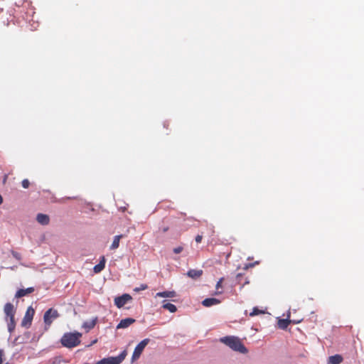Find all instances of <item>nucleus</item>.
I'll list each match as a JSON object with an SVG mask.
<instances>
[{
	"label": "nucleus",
	"mask_w": 364,
	"mask_h": 364,
	"mask_svg": "<svg viewBox=\"0 0 364 364\" xmlns=\"http://www.w3.org/2000/svg\"><path fill=\"white\" fill-rule=\"evenodd\" d=\"M223 281V278H221L219 279V281L216 284V287H215L216 289H219L220 288L222 287Z\"/></svg>",
	"instance_id": "obj_26"
},
{
	"label": "nucleus",
	"mask_w": 364,
	"mask_h": 364,
	"mask_svg": "<svg viewBox=\"0 0 364 364\" xmlns=\"http://www.w3.org/2000/svg\"><path fill=\"white\" fill-rule=\"evenodd\" d=\"M123 237L122 235H116L110 246L111 250H115L119 247L120 239Z\"/></svg>",
	"instance_id": "obj_20"
},
{
	"label": "nucleus",
	"mask_w": 364,
	"mask_h": 364,
	"mask_svg": "<svg viewBox=\"0 0 364 364\" xmlns=\"http://www.w3.org/2000/svg\"><path fill=\"white\" fill-rule=\"evenodd\" d=\"M35 314L34 309L30 306L27 308L26 314L21 321V325L22 327L28 328L32 324V321Z\"/></svg>",
	"instance_id": "obj_5"
},
{
	"label": "nucleus",
	"mask_w": 364,
	"mask_h": 364,
	"mask_svg": "<svg viewBox=\"0 0 364 364\" xmlns=\"http://www.w3.org/2000/svg\"><path fill=\"white\" fill-rule=\"evenodd\" d=\"M132 299V296L129 294H124L122 296L115 297L114 304L117 308L120 309L123 307L129 301Z\"/></svg>",
	"instance_id": "obj_7"
},
{
	"label": "nucleus",
	"mask_w": 364,
	"mask_h": 364,
	"mask_svg": "<svg viewBox=\"0 0 364 364\" xmlns=\"http://www.w3.org/2000/svg\"><path fill=\"white\" fill-rule=\"evenodd\" d=\"M176 296V294L174 291H161L158 292L156 294V297H168V298H172Z\"/></svg>",
	"instance_id": "obj_16"
},
{
	"label": "nucleus",
	"mask_w": 364,
	"mask_h": 364,
	"mask_svg": "<svg viewBox=\"0 0 364 364\" xmlns=\"http://www.w3.org/2000/svg\"><path fill=\"white\" fill-rule=\"evenodd\" d=\"M149 338H145L142 340L134 348V350L132 354V360H136L139 358L141 354L142 353L144 349L146 346V345L149 343Z\"/></svg>",
	"instance_id": "obj_6"
},
{
	"label": "nucleus",
	"mask_w": 364,
	"mask_h": 364,
	"mask_svg": "<svg viewBox=\"0 0 364 364\" xmlns=\"http://www.w3.org/2000/svg\"><path fill=\"white\" fill-rule=\"evenodd\" d=\"M23 188H28L30 186V181L28 179H23L21 182Z\"/></svg>",
	"instance_id": "obj_24"
},
{
	"label": "nucleus",
	"mask_w": 364,
	"mask_h": 364,
	"mask_svg": "<svg viewBox=\"0 0 364 364\" xmlns=\"http://www.w3.org/2000/svg\"><path fill=\"white\" fill-rule=\"evenodd\" d=\"M220 301L215 298H207L202 301V304L205 307H210L214 305L219 304Z\"/></svg>",
	"instance_id": "obj_13"
},
{
	"label": "nucleus",
	"mask_w": 364,
	"mask_h": 364,
	"mask_svg": "<svg viewBox=\"0 0 364 364\" xmlns=\"http://www.w3.org/2000/svg\"><path fill=\"white\" fill-rule=\"evenodd\" d=\"M34 291V288L33 287H28L27 289H21L17 291V292L16 293V295L15 296L16 298H21V297H23V296H25L29 294H31Z\"/></svg>",
	"instance_id": "obj_12"
},
{
	"label": "nucleus",
	"mask_w": 364,
	"mask_h": 364,
	"mask_svg": "<svg viewBox=\"0 0 364 364\" xmlns=\"http://www.w3.org/2000/svg\"><path fill=\"white\" fill-rule=\"evenodd\" d=\"M3 203V198L2 196L0 195V205Z\"/></svg>",
	"instance_id": "obj_31"
},
{
	"label": "nucleus",
	"mask_w": 364,
	"mask_h": 364,
	"mask_svg": "<svg viewBox=\"0 0 364 364\" xmlns=\"http://www.w3.org/2000/svg\"><path fill=\"white\" fill-rule=\"evenodd\" d=\"M203 273L202 269H190L187 272L186 274L191 279H197L203 275Z\"/></svg>",
	"instance_id": "obj_11"
},
{
	"label": "nucleus",
	"mask_w": 364,
	"mask_h": 364,
	"mask_svg": "<svg viewBox=\"0 0 364 364\" xmlns=\"http://www.w3.org/2000/svg\"><path fill=\"white\" fill-rule=\"evenodd\" d=\"M136 320L132 318H126L124 319H122L120 322L117 326V329L120 328H128L129 326L135 323Z\"/></svg>",
	"instance_id": "obj_9"
},
{
	"label": "nucleus",
	"mask_w": 364,
	"mask_h": 364,
	"mask_svg": "<svg viewBox=\"0 0 364 364\" xmlns=\"http://www.w3.org/2000/svg\"><path fill=\"white\" fill-rule=\"evenodd\" d=\"M105 262H106V259H105V257L102 256L100 259L99 264H96L94 267V268H93L94 272L97 274V273H100V272H102L105 267Z\"/></svg>",
	"instance_id": "obj_14"
},
{
	"label": "nucleus",
	"mask_w": 364,
	"mask_h": 364,
	"mask_svg": "<svg viewBox=\"0 0 364 364\" xmlns=\"http://www.w3.org/2000/svg\"><path fill=\"white\" fill-rule=\"evenodd\" d=\"M202 239H203V236H202V235H198L196 237V238H195L196 242L197 243H200V242H201Z\"/></svg>",
	"instance_id": "obj_27"
},
{
	"label": "nucleus",
	"mask_w": 364,
	"mask_h": 364,
	"mask_svg": "<svg viewBox=\"0 0 364 364\" xmlns=\"http://www.w3.org/2000/svg\"><path fill=\"white\" fill-rule=\"evenodd\" d=\"M168 229H169V228H168V227H164V228L161 229V231H162L163 232H167V231L168 230Z\"/></svg>",
	"instance_id": "obj_29"
},
{
	"label": "nucleus",
	"mask_w": 364,
	"mask_h": 364,
	"mask_svg": "<svg viewBox=\"0 0 364 364\" xmlns=\"http://www.w3.org/2000/svg\"><path fill=\"white\" fill-rule=\"evenodd\" d=\"M254 265H255V264H247L245 265V269H247L249 267H254Z\"/></svg>",
	"instance_id": "obj_28"
},
{
	"label": "nucleus",
	"mask_w": 364,
	"mask_h": 364,
	"mask_svg": "<svg viewBox=\"0 0 364 364\" xmlns=\"http://www.w3.org/2000/svg\"><path fill=\"white\" fill-rule=\"evenodd\" d=\"M343 360V357L339 354L331 355L328 358V363L330 364H340Z\"/></svg>",
	"instance_id": "obj_15"
},
{
	"label": "nucleus",
	"mask_w": 364,
	"mask_h": 364,
	"mask_svg": "<svg viewBox=\"0 0 364 364\" xmlns=\"http://www.w3.org/2000/svg\"><path fill=\"white\" fill-rule=\"evenodd\" d=\"M183 247H177L173 249V252L176 254H179L183 251Z\"/></svg>",
	"instance_id": "obj_25"
},
{
	"label": "nucleus",
	"mask_w": 364,
	"mask_h": 364,
	"mask_svg": "<svg viewBox=\"0 0 364 364\" xmlns=\"http://www.w3.org/2000/svg\"><path fill=\"white\" fill-rule=\"evenodd\" d=\"M264 313V311L259 309L257 307H254L252 311L250 314V316L252 317Z\"/></svg>",
	"instance_id": "obj_22"
},
{
	"label": "nucleus",
	"mask_w": 364,
	"mask_h": 364,
	"mask_svg": "<svg viewBox=\"0 0 364 364\" xmlns=\"http://www.w3.org/2000/svg\"><path fill=\"white\" fill-rule=\"evenodd\" d=\"M162 307L165 309H167L171 313H174L177 311L176 306L174 304H171V303L164 304Z\"/></svg>",
	"instance_id": "obj_21"
},
{
	"label": "nucleus",
	"mask_w": 364,
	"mask_h": 364,
	"mask_svg": "<svg viewBox=\"0 0 364 364\" xmlns=\"http://www.w3.org/2000/svg\"><path fill=\"white\" fill-rule=\"evenodd\" d=\"M7 177H8L7 175H5L4 178V183H6Z\"/></svg>",
	"instance_id": "obj_30"
},
{
	"label": "nucleus",
	"mask_w": 364,
	"mask_h": 364,
	"mask_svg": "<svg viewBox=\"0 0 364 364\" xmlns=\"http://www.w3.org/2000/svg\"><path fill=\"white\" fill-rule=\"evenodd\" d=\"M97 318H95L94 319L85 321L82 324V327L87 330V331H89L90 330L92 329L97 323Z\"/></svg>",
	"instance_id": "obj_17"
},
{
	"label": "nucleus",
	"mask_w": 364,
	"mask_h": 364,
	"mask_svg": "<svg viewBox=\"0 0 364 364\" xmlns=\"http://www.w3.org/2000/svg\"><path fill=\"white\" fill-rule=\"evenodd\" d=\"M81 337L82 333L77 331L73 333H65L60 338V343L63 347L73 348L80 344Z\"/></svg>",
	"instance_id": "obj_1"
},
{
	"label": "nucleus",
	"mask_w": 364,
	"mask_h": 364,
	"mask_svg": "<svg viewBox=\"0 0 364 364\" xmlns=\"http://www.w3.org/2000/svg\"><path fill=\"white\" fill-rule=\"evenodd\" d=\"M4 311L6 316V318H14L16 310L11 303H6L4 306Z\"/></svg>",
	"instance_id": "obj_8"
},
{
	"label": "nucleus",
	"mask_w": 364,
	"mask_h": 364,
	"mask_svg": "<svg viewBox=\"0 0 364 364\" xmlns=\"http://www.w3.org/2000/svg\"><path fill=\"white\" fill-rule=\"evenodd\" d=\"M126 350L122 351L118 356L102 358L95 364H120L126 358Z\"/></svg>",
	"instance_id": "obj_4"
},
{
	"label": "nucleus",
	"mask_w": 364,
	"mask_h": 364,
	"mask_svg": "<svg viewBox=\"0 0 364 364\" xmlns=\"http://www.w3.org/2000/svg\"><path fill=\"white\" fill-rule=\"evenodd\" d=\"M291 321L287 318H282L278 321V326L281 329H286L288 326L291 323Z\"/></svg>",
	"instance_id": "obj_19"
},
{
	"label": "nucleus",
	"mask_w": 364,
	"mask_h": 364,
	"mask_svg": "<svg viewBox=\"0 0 364 364\" xmlns=\"http://www.w3.org/2000/svg\"><path fill=\"white\" fill-rule=\"evenodd\" d=\"M299 322H300V321H293V323H299Z\"/></svg>",
	"instance_id": "obj_33"
},
{
	"label": "nucleus",
	"mask_w": 364,
	"mask_h": 364,
	"mask_svg": "<svg viewBox=\"0 0 364 364\" xmlns=\"http://www.w3.org/2000/svg\"><path fill=\"white\" fill-rule=\"evenodd\" d=\"M148 288V286L145 284H140V286L139 287H136L134 289V291H136V292H139L140 291H143V290H145Z\"/></svg>",
	"instance_id": "obj_23"
},
{
	"label": "nucleus",
	"mask_w": 364,
	"mask_h": 364,
	"mask_svg": "<svg viewBox=\"0 0 364 364\" xmlns=\"http://www.w3.org/2000/svg\"><path fill=\"white\" fill-rule=\"evenodd\" d=\"M7 322L8 331L9 333H12L16 327V321L14 318H6Z\"/></svg>",
	"instance_id": "obj_18"
},
{
	"label": "nucleus",
	"mask_w": 364,
	"mask_h": 364,
	"mask_svg": "<svg viewBox=\"0 0 364 364\" xmlns=\"http://www.w3.org/2000/svg\"><path fill=\"white\" fill-rule=\"evenodd\" d=\"M220 341L235 351H237L241 353H247L248 351L246 347L241 342L240 339L237 337L225 336L220 338Z\"/></svg>",
	"instance_id": "obj_2"
},
{
	"label": "nucleus",
	"mask_w": 364,
	"mask_h": 364,
	"mask_svg": "<svg viewBox=\"0 0 364 364\" xmlns=\"http://www.w3.org/2000/svg\"><path fill=\"white\" fill-rule=\"evenodd\" d=\"M59 316H60V314H59L58 310L53 309V308H50L49 309H48L44 313V315H43V322L45 324V326H44L45 330L48 331L50 328L53 321L55 320L56 318H58Z\"/></svg>",
	"instance_id": "obj_3"
},
{
	"label": "nucleus",
	"mask_w": 364,
	"mask_h": 364,
	"mask_svg": "<svg viewBox=\"0 0 364 364\" xmlns=\"http://www.w3.org/2000/svg\"><path fill=\"white\" fill-rule=\"evenodd\" d=\"M36 220L42 225H47L50 223V218L46 214L38 213L36 216Z\"/></svg>",
	"instance_id": "obj_10"
},
{
	"label": "nucleus",
	"mask_w": 364,
	"mask_h": 364,
	"mask_svg": "<svg viewBox=\"0 0 364 364\" xmlns=\"http://www.w3.org/2000/svg\"><path fill=\"white\" fill-rule=\"evenodd\" d=\"M97 339L94 340V341L92 342L91 345L96 343H97Z\"/></svg>",
	"instance_id": "obj_32"
}]
</instances>
